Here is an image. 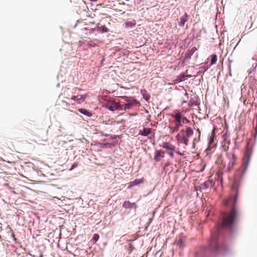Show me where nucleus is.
I'll list each match as a JSON object with an SVG mask.
<instances>
[{
    "mask_svg": "<svg viewBox=\"0 0 257 257\" xmlns=\"http://www.w3.org/2000/svg\"><path fill=\"white\" fill-rule=\"evenodd\" d=\"M212 182L210 180H207L201 184V188L203 189H206L209 188L211 185Z\"/></svg>",
    "mask_w": 257,
    "mask_h": 257,
    "instance_id": "ddd939ff",
    "label": "nucleus"
},
{
    "mask_svg": "<svg viewBox=\"0 0 257 257\" xmlns=\"http://www.w3.org/2000/svg\"><path fill=\"white\" fill-rule=\"evenodd\" d=\"M151 133V129L149 128H144L142 132L139 133L142 136H147Z\"/></svg>",
    "mask_w": 257,
    "mask_h": 257,
    "instance_id": "4468645a",
    "label": "nucleus"
},
{
    "mask_svg": "<svg viewBox=\"0 0 257 257\" xmlns=\"http://www.w3.org/2000/svg\"><path fill=\"white\" fill-rule=\"evenodd\" d=\"M122 207L124 208H136L137 205L135 203H131L128 201H125L122 204Z\"/></svg>",
    "mask_w": 257,
    "mask_h": 257,
    "instance_id": "6e6552de",
    "label": "nucleus"
},
{
    "mask_svg": "<svg viewBox=\"0 0 257 257\" xmlns=\"http://www.w3.org/2000/svg\"><path fill=\"white\" fill-rule=\"evenodd\" d=\"M134 249V246L131 243L128 244V250L129 251V253L132 252L133 250Z\"/></svg>",
    "mask_w": 257,
    "mask_h": 257,
    "instance_id": "4be33fe9",
    "label": "nucleus"
},
{
    "mask_svg": "<svg viewBox=\"0 0 257 257\" xmlns=\"http://www.w3.org/2000/svg\"><path fill=\"white\" fill-rule=\"evenodd\" d=\"M162 147L164 148H165L167 150H170L172 151H174L175 149V147L174 145L171 144L170 143H169L168 142L163 143Z\"/></svg>",
    "mask_w": 257,
    "mask_h": 257,
    "instance_id": "9b49d317",
    "label": "nucleus"
},
{
    "mask_svg": "<svg viewBox=\"0 0 257 257\" xmlns=\"http://www.w3.org/2000/svg\"><path fill=\"white\" fill-rule=\"evenodd\" d=\"M239 183L236 180L233 181L230 196L224 202L226 206L231 205V209L228 212L222 213V222L217 226L215 232L212 234L211 239L209 242V247L213 251H219L220 249V242L218 240V235L220 228H228L231 227L235 222L238 215L237 202L238 197Z\"/></svg>",
    "mask_w": 257,
    "mask_h": 257,
    "instance_id": "f257e3e1",
    "label": "nucleus"
},
{
    "mask_svg": "<svg viewBox=\"0 0 257 257\" xmlns=\"http://www.w3.org/2000/svg\"><path fill=\"white\" fill-rule=\"evenodd\" d=\"M186 76L189 77H191V75H187Z\"/></svg>",
    "mask_w": 257,
    "mask_h": 257,
    "instance_id": "cd10ccee",
    "label": "nucleus"
},
{
    "mask_svg": "<svg viewBox=\"0 0 257 257\" xmlns=\"http://www.w3.org/2000/svg\"><path fill=\"white\" fill-rule=\"evenodd\" d=\"M179 128V127H177L176 125L175 127H172L171 126H169L170 132L171 134H173L175 132L178 131Z\"/></svg>",
    "mask_w": 257,
    "mask_h": 257,
    "instance_id": "a211bd4d",
    "label": "nucleus"
},
{
    "mask_svg": "<svg viewBox=\"0 0 257 257\" xmlns=\"http://www.w3.org/2000/svg\"><path fill=\"white\" fill-rule=\"evenodd\" d=\"M77 166V164H76V163H74L72 165V167H71V168L70 169V170H72L73 169H74V168H75L76 166Z\"/></svg>",
    "mask_w": 257,
    "mask_h": 257,
    "instance_id": "a878e982",
    "label": "nucleus"
},
{
    "mask_svg": "<svg viewBox=\"0 0 257 257\" xmlns=\"http://www.w3.org/2000/svg\"><path fill=\"white\" fill-rule=\"evenodd\" d=\"M133 104H134V102H128L127 103H125L124 105V109L126 110V109H130L132 107Z\"/></svg>",
    "mask_w": 257,
    "mask_h": 257,
    "instance_id": "6ab92c4d",
    "label": "nucleus"
},
{
    "mask_svg": "<svg viewBox=\"0 0 257 257\" xmlns=\"http://www.w3.org/2000/svg\"><path fill=\"white\" fill-rule=\"evenodd\" d=\"M121 105L118 103L114 101H110L107 105V108L111 110L114 111L116 109H122Z\"/></svg>",
    "mask_w": 257,
    "mask_h": 257,
    "instance_id": "423d86ee",
    "label": "nucleus"
},
{
    "mask_svg": "<svg viewBox=\"0 0 257 257\" xmlns=\"http://www.w3.org/2000/svg\"><path fill=\"white\" fill-rule=\"evenodd\" d=\"M169 155L171 157V158H173L174 157V154H173V152L172 151V152H170L168 153Z\"/></svg>",
    "mask_w": 257,
    "mask_h": 257,
    "instance_id": "393cba45",
    "label": "nucleus"
},
{
    "mask_svg": "<svg viewBox=\"0 0 257 257\" xmlns=\"http://www.w3.org/2000/svg\"><path fill=\"white\" fill-rule=\"evenodd\" d=\"M211 65L215 64L217 61V56L216 54H212L211 55Z\"/></svg>",
    "mask_w": 257,
    "mask_h": 257,
    "instance_id": "2eb2a0df",
    "label": "nucleus"
},
{
    "mask_svg": "<svg viewBox=\"0 0 257 257\" xmlns=\"http://www.w3.org/2000/svg\"><path fill=\"white\" fill-rule=\"evenodd\" d=\"M226 156L228 161L227 171L229 172L231 171L234 166L236 164V157L232 152H226Z\"/></svg>",
    "mask_w": 257,
    "mask_h": 257,
    "instance_id": "20e7f679",
    "label": "nucleus"
},
{
    "mask_svg": "<svg viewBox=\"0 0 257 257\" xmlns=\"http://www.w3.org/2000/svg\"><path fill=\"white\" fill-rule=\"evenodd\" d=\"M143 182V179H135L133 181H131L128 183V188L131 189L133 186L139 185Z\"/></svg>",
    "mask_w": 257,
    "mask_h": 257,
    "instance_id": "1a4fd4ad",
    "label": "nucleus"
},
{
    "mask_svg": "<svg viewBox=\"0 0 257 257\" xmlns=\"http://www.w3.org/2000/svg\"><path fill=\"white\" fill-rule=\"evenodd\" d=\"M174 112V114H172L171 115L175 119L176 126L180 127L182 125L181 123L182 121V115L181 112L178 110L175 111Z\"/></svg>",
    "mask_w": 257,
    "mask_h": 257,
    "instance_id": "39448f33",
    "label": "nucleus"
},
{
    "mask_svg": "<svg viewBox=\"0 0 257 257\" xmlns=\"http://www.w3.org/2000/svg\"><path fill=\"white\" fill-rule=\"evenodd\" d=\"M99 238V235L98 234L95 233L93 235L92 240H94L95 242H96L98 240Z\"/></svg>",
    "mask_w": 257,
    "mask_h": 257,
    "instance_id": "412c9836",
    "label": "nucleus"
},
{
    "mask_svg": "<svg viewBox=\"0 0 257 257\" xmlns=\"http://www.w3.org/2000/svg\"><path fill=\"white\" fill-rule=\"evenodd\" d=\"M185 75H183V76L180 79V81H184L185 80Z\"/></svg>",
    "mask_w": 257,
    "mask_h": 257,
    "instance_id": "bb28decb",
    "label": "nucleus"
},
{
    "mask_svg": "<svg viewBox=\"0 0 257 257\" xmlns=\"http://www.w3.org/2000/svg\"><path fill=\"white\" fill-rule=\"evenodd\" d=\"M182 122L183 123H188L189 122V121L185 117L182 116Z\"/></svg>",
    "mask_w": 257,
    "mask_h": 257,
    "instance_id": "5701e85b",
    "label": "nucleus"
},
{
    "mask_svg": "<svg viewBox=\"0 0 257 257\" xmlns=\"http://www.w3.org/2000/svg\"><path fill=\"white\" fill-rule=\"evenodd\" d=\"M65 98L69 100L70 101H73L74 102H72V105L76 104H81L84 102L86 98L88 96L87 94H84L83 95H71L68 93H65Z\"/></svg>",
    "mask_w": 257,
    "mask_h": 257,
    "instance_id": "7ed1b4c3",
    "label": "nucleus"
},
{
    "mask_svg": "<svg viewBox=\"0 0 257 257\" xmlns=\"http://www.w3.org/2000/svg\"><path fill=\"white\" fill-rule=\"evenodd\" d=\"M99 30L102 32V33H106L108 31V28L105 27V26H101L99 27Z\"/></svg>",
    "mask_w": 257,
    "mask_h": 257,
    "instance_id": "aec40b11",
    "label": "nucleus"
},
{
    "mask_svg": "<svg viewBox=\"0 0 257 257\" xmlns=\"http://www.w3.org/2000/svg\"><path fill=\"white\" fill-rule=\"evenodd\" d=\"M78 111L80 112L81 113L85 115L88 116H91L92 115L91 112L88 111L87 110L84 109V108H79L78 109Z\"/></svg>",
    "mask_w": 257,
    "mask_h": 257,
    "instance_id": "f8f14e48",
    "label": "nucleus"
},
{
    "mask_svg": "<svg viewBox=\"0 0 257 257\" xmlns=\"http://www.w3.org/2000/svg\"><path fill=\"white\" fill-rule=\"evenodd\" d=\"M188 15L187 13H185L184 16H183L180 19V22H179V25L180 27H183L184 26L185 23L188 21Z\"/></svg>",
    "mask_w": 257,
    "mask_h": 257,
    "instance_id": "9d476101",
    "label": "nucleus"
},
{
    "mask_svg": "<svg viewBox=\"0 0 257 257\" xmlns=\"http://www.w3.org/2000/svg\"><path fill=\"white\" fill-rule=\"evenodd\" d=\"M193 134V130L190 127H187L185 130H182L176 136V139L178 144L188 145L189 138Z\"/></svg>",
    "mask_w": 257,
    "mask_h": 257,
    "instance_id": "f03ea898",
    "label": "nucleus"
},
{
    "mask_svg": "<svg viewBox=\"0 0 257 257\" xmlns=\"http://www.w3.org/2000/svg\"><path fill=\"white\" fill-rule=\"evenodd\" d=\"M144 98L146 100H148L150 98V95L149 94H147V95H144Z\"/></svg>",
    "mask_w": 257,
    "mask_h": 257,
    "instance_id": "b1692460",
    "label": "nucleus"
},
{
    "mask_svg": "<svg viewBox=\"0 0 257 257\" xmlns=\"http://www.w3.org/2000/svg\"><path fill=\"white\" fill-rule=\"evenodd\" d=\"M197 132L198 133L199 135H198V138H195L194 139V141H193V147L195 146V143L196 142H198L199 141H200V135H201V132H200V131L199 130V128H198L197 130Z\"/></svg>",
    "mask_w": 257,
    "mask_h": 257,
    "instance_id": "f3484780",
    "label": "nucleus"
},
{
    "mask_svg": "<svg viewBox=\"0 0 257 257\" xmlns=\"http://www.w3.org/2000/svg\"><path fill=\"white\" fill-rule=\"evenodd\" d=\"M245 159H246V160L245 161L244 160V163H245V167L243 170V172H244L247 168L248 164L249 162L250 157L248 155H247L246 156V158Z\"/></svg>",
    "mask_w": 257,
    "mask_h": 257,
    "instance_id": "dca6fc26",
    "label": "nucleus"
},
{
    "mask_svg": "<svg viewBox=\"0 0 257 257\" xmlns=\"http://www.w3.org/2000/svg\"><path fill=\"white\" fill-rule=\"evenodd\" d=\"M164 154L165 153L161 151H157L155 153V155L154 156V160L156 162L160 161L162 158H163L164 157Z\"/></svg>",
    "mask_w": 257,
    "mask_h": 257,
    "instance_id": "0eeeda50",
    "label": "nucleus"
}]
</instances>
